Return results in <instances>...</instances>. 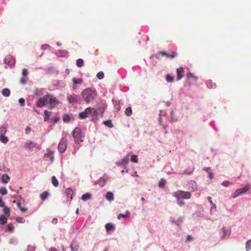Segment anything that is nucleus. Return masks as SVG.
<instances>
[{
    "mask_svg": "<svg viewBox=\"0 0 251 251\" xmlns=\"http://www.w3.org/2000/svg\"><path fill=\"white\" fill-rule=\"evenodd\" d=\"M2 182L3 183H7L10 180V177L7 174H4L1 177Z\"/></svg>",
    "mask_w": 251,
    "mask_h": 251,
    "instance_id": "obj_31",
    "label": "nucleus"
},
{
    "mask_svg": "<svg viewBox=\"0 0 251 251\" xmlns=\"http://www.w3.org/2000/svg\"><path fill=\"white\" fill-rule=\"evenodd\" d=\"M36 146V144L31 141H28L24 144V148L28 150L31 151Z\"/></svg>",
    "mask_w": 251,
    "mask_h": 251,
    "instance_id": "obj_14",
    "label": "nucleus"
},
{
    "mask_svg": "<svg viewBox=\"0 0 251 251\" xmlns=\"http://www.w3.org/2000/svg\"><path fill=\"white\" fill-rule=\"evenodd\" d=\"M27 79L25 76H22L20 79V83L22 84L25 85L27 82Z\"/></svg>",
    "mask_w": 251,
    "mask_h": 251,
    "instance_id": "obj_57",
    "label": "nucleus"
},
{
    "mask_svg": "<svg viewBox=\"0 0 251 251\" xmlns=\"http://www.w3.org/2000/svg\"><path fill=\"white\" fill-rule=\"evenodd\" d=\"M103 124L109 127H112L113 126L110 120L104 121Z\"/></svg>",
    "mask_w": 251,
    "mask_h": 251,
    "instance_id": "obj_51",
    "label": "nucleus"
},
{
    "mask_svg": "<svg viewBox=\"0 0 251 251\" xmlns=\"http://www.w3.org/2000/svg\"><path fill=\"white\" fill-rule=\"evenodd\" d=\"M90 111L89 112V114L91 115L93 117H95L98 115L99 112L97 109L94 108H92L90 107Z\"/></svg>",
    "mask_w": 251,
    "mask_h": 251,
    "instance_id": "obj_27",
    "label": "nucleus"
},
{
    "mask_svg": "<svg viewBox=\"0 0 251 251\" xmlns=\"http://www.w3.org/2000/svg\"><path fill=\"white\" fill-rule=\"evenodd\" d=\"M166 183V180L165 179L161 178L159 182V186L160 188H163Z\"/></svg>",
    "mask_w": 251,
    "mask_h": 251,
    "instance_id": "obj_46",
    "label": "nucleus"
},
{
    "mask_svg": "<svg viewBox=\"0 0 251 251\" xmlns=\"http://www.w3.org/2000/svg\"><path fill=\"white\" fill-rule=\"evenodd\" d=\"M36 247L33 245H28L26 251H35Z\"/></svg>",
    "mask_w": 251,
    "mask_h": 251,
    "instance_id": "obj_52",
    "label": "nucleus"
},
{
    "mask_svg": "<svg viewBox=\"0 0 251 251\" xmlns=\"http://www.w3.org/2000/svg\"><path fill=\"white\" fill-rule=\"evenodd\" d=\"M177 54L176 51H172L171 53H167V57L168 58H174L177 56Z\"/></svg>",
    "mask_w": 251,
    "mask_h": 251,
    "instance_id": "obj_47",
    "label": "nucleus"
},
{
    "mask_svg": "<svg viewBox=\"0 0 251 251\" xmlns=\"http://www.w3.org/2000/svg\"><path fill=\"white\" fill-rule=\"evenodd\" d=\"M233 183L232 182H230L229 181H227V180H225V181H224L222 182V185L225 187H228L229 186V185H232L233 184Z\"/></svg>",
    "mask_w": 251,
    "mask_h": 251,
    "instance_id": "obj_48",
    "label": "nucleus"
},
{
    "mask_svg": "<svg viewBox=\"0 0 251 251\" xmlns=\"http://www.w3.org/2000/svg\"><path fill=\"white\" fill-rule=\"evenodd\" d=\"M0 194L2 195H5L7 194V190L4 187H1L0 188Z\"/></svg>",
    "mask_w": 251,
    "mask_h": 251,
    "instance_id": "obj_45",
    "label": "nucleus"
},
{
    "mask_svg": "<svg viewBox=\"0 0 251 251\" xmlns=\"http://www.w3.org/2000/svg\"><path fill=\"white\" fill-rule=\"evenodd\" d=\"M49 195V193L48 191H44L40 194V197L42 201H45L47 199Z\"/></svg>",
    "mask_w": 251,
    "mask_h": 251,
    "instance_id": "obj_30",
    "label": "nucleus"
},
{
    "mask_svg": "<svg viewBox=\"0 0 251 251\" xmlns=\"http://www.w3.org/2000/svg\"><path fill=\"white\" fill-rule=\"evenodd\" d=\"M74 85H77V84H80L82 82V80L81 78H77L75 77H74L72 79Z\"/></svg>",
    "mask_w": 251,
    "mask_h": 251,
    "instance_id": "obj_35",
    "label": "nucleus"
},
{
    "mask_svg": "<svg viewBox=\"0 0 251 251\" xmlns=\"http://www.w3.org/2000/svg\"><path fill=\"white\" fill-rule=\"evenodd\" d=\"M222 239H226L229 237L231 233V230L230 229L226 228L225 227H223L222 229Z\"/></svg>",
    "mask_w": 251,
    "mask_h": 251,
    "instance_id": "obj_12",
    "label": "nucleus"
},
{
    "mask_svg": "<svg viewBox=\"0 0 251 251\" xmlns=\"http://www.w3.org/2000/svg\"><path fill=\"white\" fill-rule=\"evenodd\" d=\"M67 141L66 139L62 138L58 145V150L61 153H63L67 148Z\"/></svg>",
    "mask_w": 251,
    "mask_h": 251,
    "instance_id": "obj_6",
    "label": "nucleus"
},
{
    "mask_svg": "<svg viewBox=\"0 0 251 251\" xmlns=\"http://www.w3.org/2000/svg\"><path fill=\"white\" fill-rule=\"evenodd\" d=\"M97 76L99 79H102L104 78V73L101 71L99 72L98 73Z\"/></svg>",
    "mask_w": 251,
    "mask_h": 251,
    "instance_id": "obj_54",
    "label": "nucleus"
},
{
    "mask_svg": "<svg viewBox=\"0 0 251 251\" xmlns=\"http://www.w3.org/2000/svg\"><path fill=\"white\" fill-rule=\"evenodd\" d=\"M7 219L4 216L1 215L0 216V224L4 225L7 223Z\"/></svg>",
    "mask_w": 251,
    "mask_h": 251,
    "instance_id": "obj_37",
    "label": "nucleus"
},
{
    "mask_svg": "<svg viewBox=\"0 0 251 251\" xmlns=\"http://www.w3.org/2000/svg\"><path fill=\"white\" fill-rule=\"evenodd\" d=\"M48 100L49 101V104L50 105V109L53 108L56 105L59 104V101L53 96L50 94V97H49V99Z\"/></svg>",
    "mask_w": 251,
    "mask_h": 251,
    "instance_id": "obj_7",
    "label": "nucleus"
},
{
    "mask_svg": "<svg viewBox=\"0 0 251 251\" xmlns=\"http://www.w3.org/2000/svg\"><path fill=\"white\" fill-rule=\"evenodd\" d=\"M194 170V168L193 167L188 168H187L186 169H185L182 173H179V174L182 175H191L192 174Z\"/></svg>",
    "mask_w": 251,
    "mask_h": 251,
    "instance_id": "obj_23",
    "label": "nucleus"
},
{
    "mask_svg": "<svg viewBox=\"0 0 251 251\" xmlns=\"http://www.w3.org/2000/svg\"><path fill=\"white\" fill-rule=\"evenodd\" d=\"M246 250L247 251H250L251 250V239L246 242Z\"/></svg>",
    "mask_w": 251,
    "mask_h": 251,
    "instance_id": "obj_42",
    "label": "nucleus"
},
{
    "mask_svg": "<svg viewBox=\"0 0 251 251\" xmlns=\"http://www.w3.org/2000/svg\"><path fill=\"white\" fill-rule=\"evenodd\" d=\"M70 248L72 251H77L78 250L79 245L78 243L75 241H72Z\"/></svg>",
    "mask_w": 251,
    "mask_h": 251,
    "instance_id": "obj_21",
    "label": "nucleus"
},
{
    "mask_svg": "<svg viewBox=\"0 0 251 251\" xmlns=\"http://www.w3.org/2000/svg\"><path fill=\"white\" fill-rule=\"evenodd\" d=\"M65 193L67 198L68 201H71L73 199V195L74 194V191L71 188H68L66 189Z\"/></svg>",
    "mask_w": 251,
    "mask_h": 251,
    "instance_id": "obj_17",
    "label": "nucleus"
},
{
    "mask_svg": "<svg viewBox=\"0 0 251 251\" xmlns=\"http://www.w3.org/2000/svg\"><path fill=\"white\" fill-rule=\"evenodd\" d=\"M67 100L71 104H74L75 103H80L81 98L79 96L73 94L68 95L67 96Z\"/></svg>",
    "mask_w": 251,
    "mask_h": 251,
    "instance_id": "obj_5",
    "label": "nucleus"
},
{
    "mask_svg": "<svg viewBox=\"0 0 251 251\" xmlns=\"http://www.w3.org/2000/svg\"><path fill=\"white\" fill-rule=\"evenodd\" d=\"M91 198V194H90L89 193H86L82 196L81 199L84 201H86L87 200L90 199Z\"/></svg>",
    "mask_w": 251,
    "mask_h": 251,
    "instance_id": "obj_34",
    "label": "nucleus"
},
{
    "mask_svg": "<svg viewBox=\"0 0 251 251\" xmlns=\"http://www.w3.org/2000/svg\"><path fill=\"white\" fill-rule=\"evenodd\" d=\"M16 221L19 223H24L25 222V220L23 218L20 217H17Z\"/></svg>",
    "mask_w": 251,
    "mask_h": 251,
    "instance_id": "obj_60",
    "label": "nucleus"
},
{
    "mask_svg": "<svg viewBox=\"0 0 251 251\" xmlns=\"http://www.w3.org/2000/svg\"><path fill=\"white\" fill-rule=\"evenodd\" d=\"M49 48H50V46L48 44H45L41 46V49L43 50H45Z\"/></svg>",
    "mask_w": 251,
    "mask_h": 251,
    "instance_id": "obj_64",
    "label": "nucleus"
},
{
    "mask_svg": "<svg viewBox=\"0 0 251 251\" xmlns=\"http://www.w3.org/2000/svg\"><path fill=\"white\" fill-rule=\"evenodd\" d=\"M47 153L45 154L47 156V157L49 158L50 160L51 163H52L54 161V152L51 151L49 149L47 150Z\"/></svg>",
    "mask_w": 251,
    "mask_h": 251,
    "instance_id": "obj_20",
    "label": "nucleus"
},
{
    "mask_svg": "<svg viewBox=\"0 0 251 251\" xmlns=\"http://www.w3.org/2000/svg\"><path fill=\"white\" fill-rule=\"evenodd\" d=\"M0 141L2 143L6 144L8 141V138L7 137L5 136L4 135H0Z\"/></svg>",
    "mask_w": 251,
    "mask_h": 251,
    "instance_id": "obj_40",
    "label": "nucleus"
},
{
    "mask_svg": "<svg viewBox=\"0 0 251 251\" xmlns=\"http://www.w3.org/2000/svg\"><path fill=\"white\" fill-rule=\"evenodd\" d=\"M19 103L21 107H24L25 105V100L24 98H20L19 100Z\"/></svg>",
    "mask_w": 251,
    "mask_h": 251,
    "instance_id": "obj_58",
    "label": "nucleus"
},
{
    "mask_svg": "<svg viewBox=\"0 0 251 251\" xmlns=\"http://www.w3.org/2000/svg\"><path fill=\"white\" fill-rule=\"evenodd\" d=\"M130 213L129 211L127 210L125 214L121 213L118 215V219H120L121 218H127L130 216Z\"/></svg>",
    "mask_w": 251,
    "mask_h": 251,
    "instance_id": "obj_29",
    "label": "nucleus"
},
{
    "mask_svg": "<svg viewBox=\"0 0 251 251\" xmlns=\"http://www.w3.org/2000/svg\"><path fill=\"white\" fill-rule=\"evenodd\" d=\"M9 243L10 244H17L18 240L16 238H12L10 239Z\"/></svg>",
    "mask_w": 251,
    "mask_h": 251,
    "instance_id": "obj_59",
    "label": "nucleus"
},
{
    "mask_svg": "<svg viewBox=\"0 0 251 251\" xmlns=\"http://www.w3.org/2000/svg\"><path fill=\"white\" fill-rule=\"evenodd\" d=\"M49 97H50V94H48L43 97L39 98L37 102V106L39 107H42L45 106L49 99Z\"/></svg>",
    "mask_w": 251,
    "mask_h": 251,
    "instance_id": "obj_8",
    "label": "nucleus"
},
{
    "mask_svg": "<svg viewBox=\"0 0 251 251\" xmlns=\"http://www.w3.org/2000/svg\"><path fill=\"white\" fill-rule=\"evenodd\" d=\"M251 188V185L248 184L244 187L237 189L232 196L233 198H235L241 195L245 194L248 190Z\"/></svg>",
    "mask_w": 251,
    "mask_h": 251,
    "instance_id": "obj_3",
    "label": "nucleus"
},
{
    "mask_svg": "<svg viewBox=\"0 0 251 251\" xmlns=\"http://www.w3.org/2000/svg\"><path fill=\"white\" fill-rule=\"evenodd\" d=\"M108 177L106 175H104L102 177H100L98 180L95 182V184H98L100 187H103L106 182L108 180Z\"/></svg>",
    "mask_w": 251,
    "mask_h": 251,
    "instance_id": "obj_13",
    "label": "nucleus"
},
{
    "mask_svg": "<svg viewBox=\"0 0 251 251\" xmlns=\"http://www.w3.org/2000/svg\"><path fill=\"white\" fill-rule=\"evenodd\" d=\"M22 75H23V76L26 77L27 75V70L26 69H23L22 70Z\"/></svg>",
    "mask_w": 251,
    "mask_h": 251,
    "instance_id": "obj_62",
    "label": "nucleus"
},
{
    "mask_svg": "<svg viewBox=\"0 0 251 251\" xmlns=\"http://www.w3.org/2000/svg\"><path fill=\"white\" fill-rule=\"evenodd\" d=\"M177 72V80H179L182 77H183L184 70L182 67H179L176 70Z\"/></svg>",
    "mask_w": 251,
    "mask_h": 251,
    "instance_id": "obj_18",
    "label": "nucleus"
},
{
    "mask_svg": "<svg viewBox=\"0 0 251 251\" xmlns=\"http://www.w3.org/2000/svg\"><path fill=\"white\" fill-rule=\"evenodd\" d=\"M67 54L68 51L65 50H59L56 52V55L59 57H65Z\"/></svg>",
    "mask_w": 251,
    "mask_h": 251,
    "instance_id": "obj_22",
    "label": "nucleus"
},
{
    "mask_svg": "<svg viewBox=\"0 0 251 251\" xmlns=\"http://www.w3.org/2000/svg\"><path fill=\"white\" fill-rule=\"evenodd\" d=\"M6 128L4 126L0 127V135H4L6 132Z\"/></svg>",
    "mask_w": 251,
    "mask_h": 251,
    "instance_id": "obj_49",
    "label": "nucleus"
},
{
    "mask_svg": "<svg viewBox=\"0 0 251 251\" xmlns=\"http://www.w3.org/2000/svg\"><path fill=\"white\" fill-rule=\"evenodd\" d=\"M130 153H128L126 157L123 158L121 161L116 162V164L119 166H126L129 161V156Z\"/></svg>",
    "mask_w": 251,
    "mask_h": 251,
    "instance_id": "obj_10",
    "label": "nucleus"
},
{
    "mask_svg": "<svg viewBox=\"0 0 251 251\" xmlns=\"http://www.w3.org/2000/svg\"><path fill=\"white\" fill-rule=\"evenodd\" d=\"M191 195L190 192L182 190H178L174 192L173 194L174 197H178L182 199H189Z\"/></svg>",
    "mask_w": 251,
    "mask_h": 251,
    "instance_id": "obj_2",
    "label": "nucleus"
},
{
    "mask_svg": "<svg viewBox=\"0 0 251 251\" xmlns=\"http://www.w3.org/2000/svg\"><path fill=\"white\" fill-rule=\"evenodd\" d=\"M63 120L65 123H68L71 120V117L68 114H65L63 116Z\"/></svg>",
    "mask_w": 251,
    "mask_h": 251,
    "instance_id": "obj_38",
    "label": "nucleus"
},
{
    "mask_svg": "<svg viewBox=\"0 0 251 251\" xmlns=\"http://www.w3.org/2000/svg\"><path fill=\"white\" fill-rule=\"evenodd\" d=\"M51 182L54 186L57 187L58 186V181L55 176L51 177Z\"/></svg>",
    "mask_w": 251,
    "mask_h": 251,
    "instance_id": "obj_41",
    "label": "nucleus"
},
{
    "mask_svg": "<svg viewBox=\"0 0 251 251\" xmlns=\"http://www.w3.org/2000/svg\"><path fill=\"white\" fill-rule=\"evenodd\" d=\"M206 84L208 88H215L216 87V84L213 83L211 80H207Z\"/></svg>",
    "mask_w": 251,
    "mask_h": 251,
    "instance_id": "obj_33",
    "label": "nucleus"
},
{
    "mask_svg": "<svg viewBox=\"0 0 251 251\" xmlns=\"http://www.w3.org/2000/svg\"><path fill=\"white\" fill-rule=\"evenodd\" d=\"M105 227L107 231L114 230L115 229V226L111 223H107L105 225Z\"/></svg>",
    "mask_w": 251,
    "mask_h": 251,
    "instance_id": "obj_28",
    "label": "nucleus"
},
{
    "mask_svg": "<svg viewBox=\"0 0 251 251\" xmlns=\"http://www.w3.org/2000/svg\"><path fill=\"white\" fill-rule=\"evenodd\" d=\"M176 198L177 203L179 206H181L184 204L185 203L183 201V199H180V198L178 197Z\"/></svg>",
    "mask_w": 251,
    "mask_h": 251,
    "instance_id": "obj_50",
    "label": "nucleus"
},
{
    "mask_svg": "<svg viewBox=\"0 0 251 251\" xmlns=\"http://www.w3.org/2000/svg\"><path fill=\"white\" fill-rule=\"evenodd\" d=\"M90 111V107L86 108L84 111L80 112L78 115V117L80 119H85L89 115V112Z\"/></svg>",
    "mask_w": 251,
    "mask_h": 251,
    "instance_id": "obj_15",
    "label": "nucleus"
},
{
    "mask_svg": "<svg viewBox=\"0 0 251 251\" xmlns=\"http://www.w3.org/2000/svg\"><path fill=\"white\" fill-rule=\"evenodd\" d=\"M3 229L5 232L7 231H12V230L14 229V226H13L12 224L10 223L8 224L6 226H4L3 227Z\"/></svg>",
    "mask_w": 251,
    "mask_h": 251,
    "instance_id": "obj_25",
    "label": "nucleus"
},
{
    "mask_svg": "<svg viewBox=\"0 0 251 251\" xmlns=\"http://www.w3.org/2000/svg\"><path fill=\"white\" fill-rule=\"evenodd\" d=\"M113 104L114 106V108L117 110L119 111L121 109V106L119 103V100L113 99L112 100Z\"/></svg>",
    "mask_w": 251,
    "mask_h": 251,
    "instance_id": "obj_26",
    "label": "nucleus"
},
{
    "mask_svg": "<svg viewBox=\"0 0 251 251\" xmlns=\"http://www.w3.org/2000/svg\"><path fill=\"white\" fill-rule=\"evenodd\" d=\"M83 64H84V61L82 59L79 58L76 60V65L78 67H79V68L82 67L83 66Z\"/></svg>",
    "mask_w": 251,
    "mask_h": 251,
    "instance_id": "obj_39",
    "label": "nucleus"
},
{
    "mask_svg": "<svg viewBox=\"0 0 251 251\" xmlns=\"http://www.w3.org/2000/svg\"><path fill=\"white\" fill-rule=\"evenodd\" d=\"M106 106L107 104L105 102H101L99 104V106L97 108L98 112L100 113L101 116H102V114H103Z\"/></svg>",
    "mask_w": 251,
    "mask_h": 251,
    "instance_id": "obj_16",
    "label": "nucleus"
},
{
    "mask_svg": "<svg viewBox=\"0 0 251 251\" xmlns=\"http://www.w3.org/2000/svg\"><path fill=\"white\" fill-rule=\"evenodd\" d=\"M73 136L76 143H79L82 141L81 139V130L80 128H75L73 132Z\"/></svg>",
    "mask_w": 251,
    "mask_h": 251,
    "instance_id": "obj_4",
    "label": "nucleus"
},
{
    "mask_svg": "<svg viewBox=\"0 0 251 251\" xmlns=\"http://www.w3.org/2000/svg\"><path fill=\"white\" fill-rule=\"evenodd\" d=\"M187 78H189L190 77H192V78H194V79L195 81H197L198 79V77L194 75L193 74H192L190 72H189L188 73H187Z\"/></svg>",
    "mask_w": 251,
    "mask_h": 251,
    "instance_id": "obj_53",
    "label": "nucleus"
},
{
    "mask_svg": "<svg viewBox=\"0 0 251 251\" xmlns=\"http://www.w3.org/2000/svg\"><path fill=\"white\" fill-rule=\"evenodd\" d=\"M4 61L5 64L10 66L14 65L15 63V60L14 58L10 55H7L5 57Z\"/></svg>",
    "mask_w": 251,
    "mask_h": 251,
    "instance_id": "obj_11",
    "label": "nucleus"
},
{
    "mask_svg": "<svg viewBox=\"0 0 251 251\" xmlns=\"http://www.w3.org/2000/svg\"><path fill=\"white\" fill-rule=\"evenodd\" d=\"M105 198L107 200L109 201H112L114 200V194L111 192H107Z\"/></svg>",
    "mask_w": 251,
    "mask_h": 251,
    "instance_id": "obj_24",
    "label": "nucleus"
},
{
    "mask_svg": "<svg viewBox=\"0 0 251 251\" xmlns=\"http://www.w3.org/2000/svg\"><path fill=\"white\" fill-rule=\"evenodd\" d=\"M132 114V111L130 107L126 108L125 110V114L127 116H130Z\"/></svg>",
    "mask_w": 251,
    "mask_h": 251,
    "instance_id": "obj_43",
    "label": "nucleus"
},
{
    "mask_svg": "<svg viewBox=\"0 0 251 251\" xmlns=\"http://www.w3.org/2000/svg\"><path fill=\"white\" fill-rule=\"evenodd\" d=\"M44 114H45V117L44 118V121H47L49 120V117L50 115L51 112H50V111H48L47 110H45L44 111Z\"/></svg>",
    "mask_w": 251,
    "mask_h": 251,
    "instance_id": "obj_44",
    "label": "nucleus"
},
{
    "mask_svg": "<svg viewBox=\"0 0 251 251\" xmlns=\"http://www.w3.org/2000/svg\"><path fill=\"white\" fill-rule=\"evenodd\" d=\"M3 207V212L6 216L9 217L10 214V210L9 208L7 206H4Z\"/></svg>",
    "mask_w": 251,
    "mask_h": 251,
    "instance_id": "obj_36",
    "label": "nucleus"
},
{
    "mask_svg": "<svg viewBox=\"0 0 251 251\" xmlns=\"http://www.w3.org/2000/svg\"><path fill=\"white\" fill-rule=\"evenodd\" d=\"M1 94L3 96L7 97L10 94V91L8 88H4L1 91Z\"/></svg>",
    "mask_w": 251,
    "mask_h": 251,
    "instance_id": "obj_32",
    "label": "nucleus"
},
{
    "mask_svg": "<svg viewBox=\"0 0 251 251\" xmlns=\"http://www.w3.org/2000/svg\"><path fill=\"white\" fill-rule=\"evenodd\" d=\"M207 200L209 202V203H210V204L211 205V206H212L213 207H214V209H216V205L212 201V198L211 197H207Z\"/></svg>",
    "mask_w": 251,
    "mask_h": 251,
    "instance_id": "obj_61",
    "label": "nucleus"
},
{
    "mask_svg": "<svg viewBox=\"0 0 251 251\" xmlns=\"http://www.w3.org/2000/svg\"><path fill=\"white\" fill-rule=\"evenodd\" d=\"M186 187L187 189L192 191H196L198 190L197 184L193 180L189 181L186 185Z\"/></svg>",
    "mask_w": 251,
    "mask_h": 251,
    "instance_id": "obj_9",
    "label": "nucleus"
},
{
    "mask_svg": "<svg viewBox=\"0 0 251 251\" xmlns=\"http://www.w3.org/2000/svg\"><path fill=\"white\" fill-rule=\"evenodd\" d=\"M166 79L168 82H172L174 80V77L169 74L166 75Z\"/></svg>",
    "mask_w": 251,
    "mask_h": 251,
    "instance_id": "obj_55",
    "label": "nucleus"
},
{
    "mask_svg": "<svg viewBox=\"0 0 251 251\" xmlns=\"http://www.w3.org/2000/svg\"><path fill=\"white\" fill-rule=\"evenodd\" d=\"M51 121L53 122L54 123H57L59 120V118L57 117H54L53 118L51 119Z\"/></svg>",
    "mask_w": 251,
    "mask_h": 251,
    "instance_id": "obj_63",
    "label": "nucleus"
},
{
    "mask_svg": "<svg viewBox=\"0 0 251 251\" xmlns=\"http://www.w3.org/2000/svg\"><path fill=\"white\" fill-rule=\"evenodd\" d=\"M44 91L43 89L36 88L33 91V96L36 97H40L43 95Z\"/></svg>",
    "mask_w": 251,
    "mask_h": 251,
    "instance_id": "obj_19",
    "label": "nucleus"
},
{
    "mask_svg": "<svg viewBox=\"0 0 251 251\" xmlns=\"http://www.w3.org/2000/svg\"><path fill=\"white\" fill-rule=\"evenodd\" d=\"M131 161L133 162L137 163L138 159L136 155H132L131 156Z\"/></svg>",
    "mask_w": 251,
    "mask_h": 251,
    "instance_id": "obj_56",
    "label": "nucleus"
},
{
    "mask_svg": "<svg viewBox=\"0 0 251 251\" xmlns=\"http://www.w3.org/2000/svg\"><path fill=\"white\" fill-rule=\"evenodd\" d=\"M82 96L84 100L88 104L97 97V92L95 89L90 88L84 89L82 92Z\"/></svg>",
    "mask_w": 251,
    "mask_h": 251,
    "instance_id": "obj_1",
    "label": "nucleus"
}]
</instances>
